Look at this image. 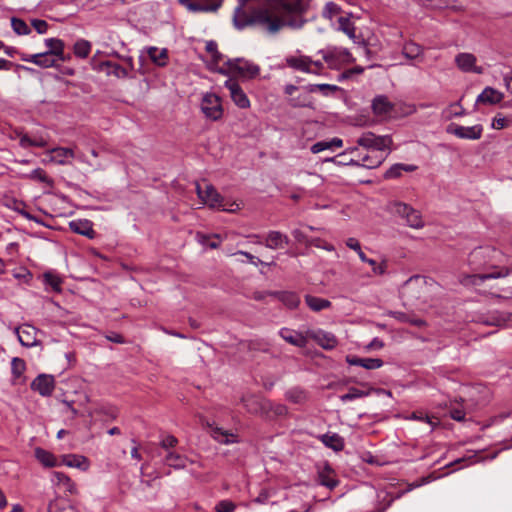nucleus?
I'll return each mask as SVG.
<instances>
[{
  "label": "nucleus",
  "instance_id": "1",
  "mask_svg": "<svg viewBox=\"0 0 512 512\" xmlns=\"http://www.w3.org/2000/svg\"><path fill=\"white\" fill-rule=\"evenodd\" d=\"M234 24L243 29L256 26L269 35H276L285 28L299 29L304 20L296 7L287 0H237Z\"/></svg>",
  "mask_w": 512,
  "mask_h": 512
},
{
  "label": "nucleus",
  "instance_id": "2",
  "mask_svg": "<svg viewBox=\"0 0 512 512\" xmlns=\"http://www.w3.org/2000/svg\"><path fill=\"white\" fill-rule=\"evenodd\" d=\"M504 255L501 251L493 247H478L469 255V263L475 269L483 266L484 272L481 274L469 275L462 280L464 284L478 285L487 279L509 278L512 283V267L501 265ZM504 297L512 294V285L502 288Z\"/></svg>",
  "mask_w": 512,
  "mask_h": 512
},
{
  "label": "nucleus",
  "instance_id": "3",
  "mask_svg": "<svg viewBox=\"0 0 512 512\" xmlns=\"http://www.w3.org/2000/svg\"><path fill=\"white\" fill-rule=\"evenodd\" d=\"M435 283L424 276L410 277L401 287L400 294L408 304L416 302L427 303L435 288Z\"/></svg>",
  "mask_w": 512,
  "mask_h": 512
},
{
  "label": "nucleus",
  "instance_id": "4",
  "mask_svg": "<svg viewBox=\"0 0 512 512\" xmlns=\"http://www.w3.org/2000/svg\"><path fill=\"white\" fill-rule=\"evenodd\" d=\"M196 193L202 203L208 205L210 208H217L231 213L240 209L239 203H229L225 201L216 189L206 182H204L203 185L199 183L196 184Z\"/></svg>",
  "mask_w": 512,
  "mask_h": 512
},
{
  "label": "nucleus",
  "instance_id": "5",
  "mask_svg": "<svg viewBox=\"0 0 512 512\" xmlns=\"http://www.w3.org/2000/svg\"><path fill=\"white\" fill-rule=\"evenodd\" d=\"M219 72L222 74H234L242 77L253 78L260 72L259 66L244 60V59H227L221 67Z\"/></svg>",
  "mask_w": 512,
  "mask_h": 512
},
{
  "label": "nucleus",
  "instance_id": "6",
  "mask_svg": "<svg viewBox=\"0 0 512 512\" xmlns=\"http://www.w3.org/2000/svg\"><path fill=\"white\" fill-rule=\"evenodd\" d=\"M318 54L322 56L323 61L330 69L338 70L354 61L351 53L341 47H327L320 50Z\"/></svg>",
  "mask_w": 512,
  "mask_h": 512
},
{
  "label": "nucleus",
  "instance_id": "7",
  "mask_svg": "<svg viewBox=\"0 0 512 512\" xmlns=\"http://www.w3.org/2000/svg\"><path fill=\"white\" fill-rule=\"evenodd\" d=\"M200 109L205 118L211 121L220 120L224 113L221 98L215 93L210 92L202 96Z\"/></svg>",
  "mask_w": 512,
  "mask_h": 512
},
{
  "label": "nucleus",
  "instance_id": "8",
  "mask_svg": "<svg viewBox=\"0 0 512 512\" xmlns=\"http://www.w3.org/2000/svg\"><path fill=\"white\" fill-rule=\"evenodd\" d=\"M357 144L367 149H372L376 152H382L390 148L392 139L390 136H376L372 132L363 133L358 139Z\"/></svg>",
  "mask_w": 512,
  "mask_h": 512
},
{
  "label": "nucleus",
  "instance_id": "9",
  "mask_svg": "<svg viewBox=\"0 0 512 512\" xmlns=\"http://www.w3.org/2000/svg\"><path fill=\"white\" fill-rule=\"evenodd\" d=\"M394 212L404 218L409 227L414 229H421L424 227V221L419 211L415 210L406 203H394Z\"/></svg>",
  "mask_w": 512,
  "mask_h": 512
},
{
  "label": "nucleus",
  "instance_id": "10",
  "mask_svg": "<svg viewBox=\"0 0 512 512\" xmlns=\"http://www.w3.org/2000/svg\"><path fill=\"white\" fill-rule=\"evenodd\" d=\"M447 132L460 139L478 140L482 137L483 127L480 124L465 127L452 123L448 125Z\"/></svg>",
  "mask_w": 512,
  "mask_h": 512
},
{
  "label": "nucleus",
  "instance_id": "11",
  "mask_svg": "<svg viewBox=\"0 0 512 512\" xmlns=\"http://www.w3.org/2000/svg\"><path fill=\"white\" fill-rule=\"evenodd\" d=\"M224 86L229 91L230 98L237 107L241 109H247L250 107V100L237 81L228 79L225 81Z\"/></svg>",
  "mask_w": 512,
  "mask_h": 512
},
{
  "label": "nucleus",
  "instance_id": "12",
  "mask_svg": "<svg viewBox=\"0 0 512 512\" xmlns=\"http://www.w3.org/2000/svg\"><path fill=\"white\" fill-rule=\"evenodd\" d=\"M455 64L462 72L465 73H483V68L477 65V58L472 53H459L455 57Z\"/></svg>",
  "mask_w": 512,
  "mask_h": 512
},
{
  "label": "nucleus",
  "instance_id": "13",
  "mask_svg": "<svg viewBox=\"0 0 512 512\" xmlns=\"http://www.w3.org/2000/svg\"><path fill=\"white\" fill-rule=\"evenodd\" d=\"M47 154L50 156L49 160L59 165H69L72 159L76 157L74 148L68 147H55L49 149Z\"/></svg>",
  "mask_w": 512,
  "mask_h": 512
},
{
  "label": "nucleus",
  "instance_id": "14",
  "mask_svg": "<svg viewBox=\"0 0 512 512\" xmlns=\"http://www.w3.org/2000/svg\"><path fill=\"white\" fill-rule=\"evenodd\" d=\"M31 388L42 396H50L55 388V379L52 375L40 374L31 383Z\"/></svg>",
  "mask_w": 512,
  "mask_h": 512
},
{
  "label": "nucleus",
  "instance_id": "15",
  "mask_svg": "<svg viewBox=\"0 0 512 512\" xmlns=\"http://www.w3.org/2000/svg\"><path fill=\"white\" fill-rule=\"evenodd\" d=\"M307 336L327 350L335 348L338 344L337 338L334 334L321 329L308 331Z\"/></svg>",
  "mask_w": 512,
  "mask_h": 512
},
{
  "label": "nucleus",
  "instance_id": "16",
  "mask_svg": "<svg viewBox=\"0 0 512 512\" xmlns=\"http://www.w3.org/2000/svg\"><path fill=\"white\" fill-rule=\"evenodd\" d=\"M94 69L118 79L128 78V69L112 61H102Z\"/></svg>",
  "mask_w": 512,
  "mask_h": 512
},
{
  "label": "nucleus",
  "instance_id": "17",
  "mask_svg": "<svg viewBox=\"0 0 512 512\" xmlns=\"http://www.w3.org/2000/svg\"><path fill=\"white\" fill-rule=\"evenodd\" d=\"M384 159L385 157L381 152L371 151L358 160L350 159L348 161V165L362 166L368 169H373L380 166Z\"/></svg>",
  "mask_w": 512,
  "mask_h": 512
},
{
  "label": "nucleus",
  "instance_id": "18",
  "mask_svg": "<svg viewBox=\"0 0 512 512\" xmlns=\"http://www.w3.org/2000/svg\"><path fill=\"white\" fill-rule=\"evenodd\" d=\"M191 11H215L217 10L222 0H179Z\"/></svg>",
  "mask_w": 512,
  "mask_h": 512
},
{
  "label": "nucleus",
  "instance_id": "19",
  "mask_svg": "<svg viewBox=\"0 0 512 512\" xmlns=\"http://www.w3.org/2000/svg\"><path fill=\"white\" fill-rule=\"evenodd\" d=\"M21 59L25 62H30L43 68L53 67L57 62L55 57L52 56L51 53L47 52L31 55L23 54Z\"/></svg>",
  "mask_w": 512,
  "mask_h": 512
},
{
  "label": "nucleus",
  "instance_id": "20",
  "mask_svg": "<svg viewBox=\"0 0 512 512\" xmlns=\"http://www.w3.org/2000/svg\"><path fill=\"white\" fill-rule=\"evenodd\" d=\"M279 335L286 342L296 347L304 348L307 345V337L301 332L289 328H282L279 331Z\"/></svg>",
  "mask_w": 512,
  "mask_h": 512
},
{
  "label": "nucleus",
  "instance_id": "21",
  "mask_svg": "<svg viewBox=\"0 0 512 512\" xmlns=\"http://www.w3.org/2000/svg\"><path fill=\"white\" fill-rule=\"evenodd\" d=\"M337 22L338 30L346 34L354 43L360 42V37L356 35V27L350 16H340Z\"/></svg>",
  "mask_w": 512,
  "mask_h": 512
},
{
  "label": "nucleus",
  "instance_id": "22",
  "mask_svg": "<svg viewBox=\"0 0 512 512\" xmlns=\"http://www.w3.org/2000/svg\"><path fill=\"white\" fill-rule=\"evenodd\" d=\"M18 339L23 346L32 347L36 345V329L30 325H23L16 330Z\"/></svg>",
  "mask_w": 512,
  "mask_h": 512
},
{
  "label": "nucleus",
  "instance_id": "23",
  "mask_svg": "<svg viewBox=\"0 0 512 512\" xmlns=\"http://www.w3.org/2000/svg\"><path fill=\"white\" fill-rule=\"evenodd\" d=\"M503 98L504 95L502 92L492 87H486L482 91V93L478 95L476 102L494 105L500 103L503 100Z\"/></svg>",
  "mask_w": 512,
  "mask_h": 512
},
{
  "label": "nucleus",
  "instance_id": "24",
  "mask_svg": "<svg viewBox=\"0 0 512 512\" xmlns=\"http://www.w3.org/2000/svg\"><path fill=\"white\" fill-rule=\"evenodd\" d=\"M147 54L152 61L158 67H165L169 61L168 50L166 48L148 47Z\"/></svg>",
  "mask_w": 512,
  "mask_h": 512
},
{
  "label": "nucleus",
  "instance_id": "25",
  "mask_svg": "<svg viewBox=\"0 0 512 512\" xmlns=\"http://www.w3.org/2000/svg\"><path fill=\"white\" fill-rule=\"evenodd\" d=\"M286 64L288 67L293 68L295 70L310 73V57L305 55L298 56H288L286 59Z\"/></svg>",
  "mask_w": 512,
  "mask_h": 512
},
{
  "label": "nucleus",
  "instance_id": "26",
  "mask_svg": "<svg viewBox=\"0 0 512 512\" xmlns=\"http://www.w3.org/2000/svg\"><path fill=\"white\" fill-rule=\"evenodd\" d=\"M289 241L288 236L280 231H270L266 235L265 246L270 249H279L282 248L284 244H288Z\"/></svg>",
  "mask_w": 512,
  "mask_h": 512
},
{
  "label": "nucleus",
  "instance_id": "27",
  "mask_svg": "<svg viewBox=\"0 0 512 512\" xmlns=\"http://www.w3.org/2000/svg\"><path fill=\"white\" fill-rule=\"evenodd\" d=\"M347 362L352 366H360L367 370H374L383 366V361L379 358L347 357Z\"/></svg>",
  "mask_w": 512,
  "mask_h": 512
},
{
  "label": "nucleus",
  "instance_id": "28",
  "mask_svg": "<svg viewBox=\"0 0 512 512\" xmlns=\"http://www.w3.org/2000/svg\"><path fill=\"white\" fill-rule=\"evenodd\" d=\"M373 112L379 116H387L393 110V104L386 96H377L372 103Z\"/></svg>",
  "mask_w": 512,
  "mask_h": 512
},
{
  "label": "nucleus",
  "instance_id": "29",
  "mask_svg": "<svg viewBox=\"0 0 512 512\" xmlns=\"http://www.w3.org/2000/svg\"><path fill=\"white\" fill-rule=\"evenodd\" d=\"M70 228L73 232L93 238L95 232L92 227V223L89 220H76L70 222Z\"/></svg>",
  "mask_w": 512,
  "mask_h": 512
},
{
  "label": "nucleus",
  "instance_id": "30",
  "mask_svg": "<svg viewBox=\"0 0 512 512\" xmlns=\"http://www.w3.org/2000/svg\"><path fill=\"white\" fill-rule=\"evenodd\" d=\"M45 45L48 48L47 53H51L52 56L57 57L59 61H64V43L62 40L57 38H49L45 40Z\"/></svg>",
  "mask_w": 512,
  "mask_h": 512
},
{
  "label": "nucleus",
  "instance_id": "31",
  "mask_svg": "<svg viewBox=\"0 0 512 512\" xmlns=\"http://www.w3.org/2000/svg\"><path fill=\"white\" fill-rule=\"evenodd\" d=\"M319 483L329 489H334L338 485V480L335 478L333 469L325 466L318 474Z\"/></svg>",
  "mask_w": 512,
  "mask_h": 512
},
{
  "label": "nucleus",
  "instance_id": "32",
  "mask_svg": "<svg viewBox=\"0 0 512 512\" xmlns=\"http://www.w3.org/2000/svg\"><path fill=\"white\" fill-rule=\"evenodd\" d=\"M322 443L333 449L334 451H341L344 448V441L341 436L336 433H326L320 437Z\"/></svg>",
  "mask_w": 512,
  "mask_h": 512
},
{
  "label": "nucleus",
  "instance_id": "33",
  "mask_svg": "<svg viewBox=\"0 0 512 512\" xmlns=\"http://www.w3.org/2000/svg\"><path fill=\"white\" fill-rule=\"evenodd\" d=\"M52 481L58 485L64 487L66 491L73 494L76 492L75 483L64 473L55 471L52 473Z\"/></svg>",
  "mask_w": 512,
  "mask_h": 512
},
{
  "label": "nucleus",
  "instance_id": "34",
  "mask_svg": "<svg viewBox=\"0 0 512 512\" xmlns=\"http://www.w3.org/2000/svg\"><path fill=\"white\" fill-rule=\"evenodd\" d=\"M211 436L222 444H231L238 442L236 434L225 431L221 428L215 427L211 430Z\"/></svg>",
  "mask_w": 512,
  "mask_h": 512
},
{
  "label": "nucleus",
  "instance_id": "35",
  "mask_svg": "<svg viewBox=\"0 0 512 512\" xmlns=\"http://www.w3.org/2000/svg\"><path fill=\"white\" fill-rule=\"evenodd\" d=\"M305 302L307 306L315 312H319L321 310L327 309L331 307V302L327 299L312 296V295H306L305 296Z\"/></svg>",
  "mask_w": 512,
  "mask_h": 512
},
{
  "label": "nucleus",
  "instance_id": "36",
  "mask_svg": "<svg viewBox=\"0 0 512 512\" xmlns=\"http://www.w3.org/2000/svg\"><path fill=\"white\" fill-rule=\"evenodd\" d=\"M35 457L45 467H55L57 465L55 456L45 449L36 448Z\"/></svg>",
  "mask_w": 512,
  "mask_h": 512
},
{
  "label": "nucleus",
  "instance_id": "37",
  "mask_svg": "<svg viewBox=\"0 0 512 512\" xmlns=\"http://www.w3.org/2000/svg\"><path fill=\"white\" fill-rule=\"evenodd\" d=\"M358 256L362 262L367 263L372 267V272L374 275H383L386 273V260H383L381 263L378 264L375 260L368 258L363 251L359 253Z\"/></svg>",
  "mask_w": 512,
  "mask_h": 512
},
{
  "label": "nucleus",
  "instance_id": "38",
  "mask_svg": "<svg viewBox=\"0 0 512 512\" xmlns=\"http://www.w3.org/2000/svg\"><path fill=\"white\" fill-rule=\"evenodd\" d=\"M165 463L175 469H181L186 466L187 458L176 452H168L165 456Z\"/></svg>",
  "mask_w": 512,
  "mask_h": 512
},
{
  "label": "nucleus",
  "instance_id": "39",
  "mask_svg": "<svg viewBox=\"0 0 512 512\" xmlns=\"http://www.w3.org/2000/svg\"><path fill=\"white\" fill-rule=\"evenodd\" d=\"M278 298L290 309H294L300 304V297L295 292H281L278 294Z\"/></svg>",
  "mask_w": 512,
  "mask_h": 512
},
{
  "label": "nucleus",
  "instance_id": "40",
  "mask_svg": "<svg viewBox=\"0 0 512 512\" xmlns=\"http://www.w3.org/2000/svg\"><path fill=\"white\" fill-rule=\"evenodd\" d=\"M206 50L211 54L215 68L219 71V67H221L227 59L217 51V44L214 41H210L206 44Z\"/></svg>",
  "mask_w": 512,
  "mask_h": 512
},
{
  "label": "nucleus",
  "instance_id": "41",
  "mask_svg": "<svg viewBox=\"0 0 512 512\" xmlns=\"http://www.w3.org/2000/svg\"><path fill=\"white\" fill-rule=\"evenodd\" d=\"M423 52V49L420 45L414 42H408L403 46L402 53L408 59H416Z\"/></svg>",
  "mask_w": 512,
  "mask_h": 512
},
{
  "label": "nucleus",
  "instance_id": "42",
  "mask_svg": "<svg viewBox=\"0 0 512 512\" xmlns=\"http://www.w3.org/2000/svg\"><path fill=\"white\" fill-rule=\"evenodd\" d=\"M44 282L46 285L50 286L52 288L53 291L59 293L61 292L62 288H61V285H62V279L52 273V272H46L44 275Z\"/></svg>",
  "mask_w": 512,
  "mask_h": 512
},
{
  "label": "nucleus",
  "instance_id": "43",
  "mask_svg": "<svg viewBox=\"0 0 512 512\" xmlns=\"http://www.w3.org/2000/svg\"><path fill=\"white\" fill-rule=\"evenodd\" d=\"M21 147L23 148H28V147H45L47 145V141L42 138V137H37V138H30L29 136L27 135H23L21 138H20V141H19Z\"/></svg>",
  "mask_w": 512,
  "mask_h": 512
},
{
  "label": "nucleus",
  "instance_id": "44",
  "mask_svg": "<svg viewBox=\"0 0 512 512\" xmlns=\"http://www.w3.org/2000/svg\"><path fill=\"white\" fill-rule=\"evenodd\" d=\"M91 51V44L86 40H78L74 44V54L80 58H86Z\"/></svg>",
  "mask_w": 512,
  "mask_h": 512
},
{
  "label": "nucleus",
  "instance_id": "45",
  "mask_svg": "<svg viewBox=\"0 0 512 512\" xmlns=\"http://www.w3.org/2000/svg\"><path fill=\"white\" fill-rule=\"evenodd\" d=\"M65 464L69 467L80 468L82 470H86L89 467V462L84 456H70L67 460H65Z\"/></svg>",
  "mask_w": 512,
  "mask_h": 512
},
{
  "label": "nucleus",
  "instance_id": "46",
  "mask_svg": "<svg viewBox=\"0 0 512 512\" xmlns=\"http://www.w3.org/2000/svg\"><path fill=\"white\" fill-rule=\"evenodd\" d=\"M242 402L250 413H258L261 409L260 400L255 396L243 397Z\"/></svg>",
  "mask_w": 512,
  "mask_h": 512
},
{
  "label": "nucleus",
  "instance_id": "47",
  "mask_svg": "<svg viewBox=\"0 0 512 512\" xmlns=\"http://www.w3.org/2000/svg\"><path fill=\"white\" fill-rule=\"evenodd\" d=\"M11 26L14 32L18 35H28L31 31L25 21L15 17L11 19Z\"/></svg>",
  "mask_w": 512,
  "mask_h": 512
},
{
  "label": "nucleus",
  "instance_id": "48",
  "mask_svg": "<svg viewBox=\"0 0 512 512\" xmlns=\"http://www.w3.org/2000/svg\"><path fill=\"white\" fill-rule=\"evenodd\" d=\"M26 370V364L23 359L15 357L11 361V371L14 378H20Z\"/></svg>",
  "mask_w": 512,
  "mask_h": 512
},
{
  "label": "nucleus",
  "instance_id": "49",
  "mask_svg": "<svg viewBox=\"0 0 512 512\" xmlns=\"http://www.w3.org/2000/svg\"><path fill=\"white\" fill-rule=\"evenodd\" d=\"M408 419L426 422V423L430 424L432 428L438 424V419L431 418L422 411H417V412L411 413V415L408 417Z\"/></svg>",
  "mask_w": 512,
  "mask_h": 512
},
{
  "label": "nucleus",
  "instance_id": "50",
  "mask_svg": "<svg viewBox=\"0 0 512 512\" xmlns=\"http://www.w3.org/2000/svg\"><path fill=\"white\" fill-rule=\"evenodd\" d=\"M305 393L300 389H290L286 392V399L293 403H301L305 400Z\"/></svg>",
  "mask_w": 512,
  "mask_h": 512
},
{
  "label": "nucleus",
  "instance_id": "51",
  "mask_svg": "<svg viewBox=\"0 0 512 512\" xmlns=\"http://www.w3.org/2000/svg\"><path fill=\"white\" fill-rule=\"evenodd\" d=\"M340 88L336 85L331 84H315L310 86L309 91L314 92L315 90L321 91L324 95H329L330 93L338 91Z\"/></svg>",
  "mask_w": 512,
  "mask_h": 512
},
{
  "label": "nucleus",
  "instance_id": "52",
  "mask_svg": "<svg viewBox=\"0 0 512 512\" xmlns=\"http://www.w3.org/2000/svg\"><path fill=\"white\" fill-rule=\"evenodd\" d=\"M340 12V7L334 2H328L325 4L323 8V16L332 19L334 16L338 15Z\"/></svg>",
  "mask_w": 512,
  "mask_h": 512
},
{
  "label": "nucleus",
  "instance_id": "53",
  "mask_svg": "<svg viewBox=\"0 0 512 512\" xmlns=\"http://www.w3.org/2000/svg\"><path fill=\"white\" fill-rule=\"evenodd\" d=\"M403 168L404 167L402 163L394 164L385 172L384 177L386 179L398 178L401 176Z\"/></svg>",
  "mask_w": 512,
  "mask_h": 512
},
{
  "label": "nucleus",
  "instance_id": "54",
  "mask_svg": "<svg viewBox=\"0 0 512 512\" xmlns=\"http://www.w3.org/2000/svg\"><path fill=\"white\" fill-rule=\"evenodd\" d=\"M482 322L487 325L503 326L506 324V317L502 314H493Z\"/></svg>",
  "mask_w": 512,
  "mask_h": 512
},
{
  "label": "nucleus",
  "instance_id": "55",
  "mask_svg": "<svg viewBox=\"0 0 512 512\" xmlns=\"http://www.w3.org/2000/svg\"><path fill=\"white\" fill-rule=\"evenodd\" d=\"M236 505L230 500H221L215 506L216 512H234Z\"/></svg>",
  "mask_w": 512,
  "mask_h": 512
},
{
  "label": "nucleus",
  "instance_id": "56",
  "mask_svg": "<svg viewBox=\"0 0 512 512\" xmlns=\"http://www.w3.org/2000/svg\"><path fill=\"white\" fill-rule=\"evenodd\" d=\"M364 395H365V393L363 391H360V390H358L356 388H351L348 393H346L344 395H341L340 399H341L342 402H347V401H351V400H355V399L361 398Z\"/></svg>",
  "mask_w": 512,
  "mask_h": 512
},
{
  "label": "nucleus",
  "instance_id": "57",
  "mask_svg": "<svg viewBox=\"0 0 512 512\" xmlns=\"http://www.w3.org/2000/svg\"><path fill=\"white\" fill-rule=\"evenodd\" d=\"M309 246H315L317 248H321L327 251H334V246L327 243L325 240L321 238H311L309 241Z\"/></svg>",
  "mask_w": 512,
  "mask_h": 512
},
{
  "label": "nucleus",
  "instance_id": "58",
  "mask_svg": "<svg viewBox=\"0 0 512 512\" xmlns=\"http://www.w3.org/2000/svg\"><path fill=\"white\" fill-rule=\"evenodd\" d=\"M507 126H508V120L505 117H503L501 114H497L492 119L491 127L493 129L500 130V129H504Z\"/></svg>",
  "mask_w": 512,
  "mask_h": 512
},
{
  "label": "nucleus",
  "instance_id": "59",
  "mask_svg": "<svg viewBox=\"0 0 512 512\" xmlns=\"http://www.w3.org/2000/svg\"><path fill=\"white\" fill-rule=\"evenodd\" d=\"M292 235L298 243L309 246V241L311 240V238H309L302 230L294 229L292 231Z\"/></svg>",
  "mask_w": 512,
  "mask_h": 512
},
{
  "label": "nucleus",
  "instance_id": "60",
  "mask_svg": "<svg viewBox=\"0 0 512 512\" xmlns=\"http://www.w3.org/2000/svg\"><path fill=\"white\" fill-rule=\"evenodd\" d=\"M32 26L34 27V29L39 33V34H44L47 32V29H48V23L44 20H40V19H34L32 20L31 22Z\"/></svg>",
  "mask_w": 512,
  "mask_h": 512
},
{
  "label": "nucleus",
  "instance_id": "61",
  "mask_svg": "<svg viewBox=\"0 0 512 512\" xmlns=\"http://www.w3.org/2000/svg\"><path fill=\"white\" fill-rule=\"evenodd\" d=\"M328 149H331L329 141H319L311 146V152L313 154H317Z\"/></svg>",
  "mask_w": 512,
  "mask_h": 512
},
{
  "label": "nucleus",
  "instance_id": "62",
  "mask_svg": "<svg viewBox=\"0 0 512 512\" xmlns=\"http://www.w3.org/2000/svg\"><path fill=\"white\" fill-rule=\"evenodd\" d=\"M310 73L311 74H321L324 70V63L321 60H312L310 58Z\"/></svg>",
  "mask_w": 512,
  "mask_h": 512
},
{
  "label": "nucleus",
  "instance_id": "63",
  "mask_svg": "<svg viewBox=\"0 0 512 512\" xmlns=\"http://www.w3.org/2000/svg\"><path fill=\"white\" fill-rule=\"evenodd\" d=\"M177 443H178V440L176 437H174L172 435H167L166 437H164L162 439L161 447H163L165 449H169V448L176 446Z\"/></svg>",
  "mask_w": 512,
  "mask_h": 512
},
{
  "label": "nucleus",
  "instance_id": "64",
  "mask_svg": "<svg viewBox=\"0 0 512 512\" xmlns=\"http://www.w3.org/2000/svg\"><path fill=\"white\" fill-rule=\"evenodd\" d=\"M346 246L352 250H354L355 252H357V254L359 255V253L362 252V249H361V245L359 243V241L356 239V238H348L346 240Z\"/></svg>",
  "mask_w": 512,
  "mask_h": 512
}]
</instances>
